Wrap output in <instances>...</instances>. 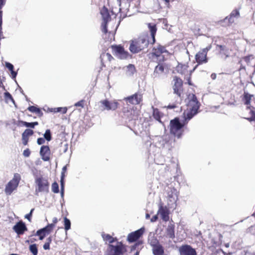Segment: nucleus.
<instances>
[{"instance_id": "51", "label": "nucleus", "mask_w": 255, "mask_h": 255, "mask_svg": "<svg viewBox=\"0 0 255 255\" xmlns=\"http://www.w3.org/2000/svg\"><path fill=\"white\" fill-rule=\"evenodd\" d=\"M43 249L45 250H49L50 249V245L49 243H45L43 245Z\"/></svg>"}, {"instance_id": "27", "label": "nucleus", "mask_w": 255, "mask_h": 255, "mask_svg": "<svg viewBox=\"0 0 255 255\" xmlns=\"http://www.w3.org/2000/svg\"><path fill=\"white\" fill-rule=\"evenodd\" d=\"M5 66L10 71L12 78L13 79H15L17 75V72L13 71V65L9 62H5Z\"/></svg>"}, {"instance_id": "8", "label": "nucleus", "mask_w": 255, "mask_h": 255, "mask_svg": "<svg viewBox=\"0 0 255 255\" xmlns=\"http://www.w3.org/2000/svg\"><path fill=\"white\" fill-rule=\"evenodd\" d=\"M111 47L113 54L118 58L124 59L128 58V53L125 51L122 46L120 45H112Z\"/></svg>"}, {"instance_id": "57", "label": "nucleus", "mask_w": 255, "mask_h": 255, "mask_svg": "<svg viewBox=\"0 0 255 255\" xmlns=\"http://www.w3.org/2000/svg\"><path fill=\"white\" fill-rule=\"evenodd\" d=\"M211 77L213 80H215L216 78V74L215 73H212L211 75Z\"/></svg>"}, {"instance_id": "14", "label": "nucleus", "mask_w": 255, "mask_h": 255, "mask_svg": "<svg viewBox=\"0 0 255 255\" xmlns=\"http://www.w3.org/2000/svg\"><path fill=\"white\" fill-rule=\"evenodd\" d=\"M158 64L155 67L154 70L152 74V77L154 78L160 77L164 73V66L162 62L158 61Z\"/></svg>"}, {"instance_id": "17", "label": "nucleus", "mask_w": 255, "mask_h": 255, "mask_svg": "<svg viewBox=\"0 0 255 255\" xmlns=\"http://www.w3.org/2000/svg\"><path fill=\"white\" fill-rule=\"evenodd\" d=\"M158 214H159L162 219L164 221H167L169 220V210L166 207H163L160 206Z\"/></svg>"}, {"instance_id": "6", "label": "nucleus", "mask_w": 255, "mask_h": 255, "mask_svg": "<svg viewBox=\"0 0 255 255\" xmlns=\"http://www.w3.org/2000/svg\"><path fill=\"white\" fill-rule=\"evenodd\" d=\"M211 46L209 45L207 47L199 51L195 55V59L199 64L206 63L208 62L207 57V52L211 49Z\"/></svg>"}, {"instance_id": "9", "label": "nucleus", "mask_w": 255, "mask_h": 255, "mask_svg": "<svg viewBox=\"0 0 255 255\" xmlns=\"http://www.w3.org/2000/svg\"><path fill=\"white\" fill-rule=\"evenodd\" d=\"M177 191L174 188L168 187L167 190V199L168 205H171L175 203L178 199Z\"/></svg>"}, {"instance_id": "32", "label": "nucleus", "mask_w": 255, "mask_h": 255, "mask_svg": "<svg viewBox=\"0 0 255 255\" xmlns=\"http://www.w3.org/2000/svg\"><path fill=\"white\" fill-rule=\"evenodd\" d=\"M4 97L5 99V101L6 103H8L9 101H11L14 104H15L14 101L11 95V94L9 92H5L4 93Z\"/></svg>"}, {"instance_id": "41", "label": "nucleus", "mask_w": 255, "mask_h": 255, "mask_svg": "<svg viewBox=\"0 0 255 255\" xmlns=\"http://www.w3.org/2000/svg\"><path fill=\"white\" fill-rule=\"evenodd\" d=\"M52 191L55 193H58L59 192V186L56 182H54L52 184Z\"/></svg>"}, {"instance_id": "37", "label": "nucleus", "mask_w": 255, "mask_h": 255, "mask_svg": "<svg viewBox=\"0 0 255 255\" xmlns=\"http://www.w3.org/2000/svg\"><path fill=\"white\" fill-rule=\"evenodd\" d=\"M64 228L66 231L69 230L71 228V222L70 221L67 219L66 217H65L64 219Z\"/></svg>"}, {"instance_id": "7", "label": "nucleus", "mask_w": 255, "mask_h": 255, "mask_svg": "<svg viewBox=\"0 0 255 255\" xmlns=\"http://www.w3.org/2000/svg\"><path fill=\"white\" fill-rule=\"evenodd\" d=\"M101 14L102 16L103 21L102 24V31L106 33L108 32L107 24L111 20V16L108 9L105 6L101 10Z\"/></svg>"}, {"instance_id": "34", "label": "nucleus", "mask_w": 255, "mask_h": 255, "mask_svg": "<svg viewBox=\"0 0 255 255\" xmlns=\"http://www.w3.org/2000/svg\"><path fill=\"white\" fill-rule=\"evenodd\" d=\"M29 249L33 255H37L38 250L37 245L35 244L30 245Z\"/></svg>"}, {"instance_id": "4", "label": "nucleus", "mask_w": 255, "mask_h": 255, "mask_svg": "<svg viewBox=\"0 0 255 255\" xmlns=\"http://www.w3.org/2000/svg\"><path fill=\"white\" fill-rule=\"evenodd\" d=\"M20 180V175L18 173H15L12 179L5 185L4 192L6 195H10L14 191L16 190Z\"/></svg>"}, {"instance_id": "33", "label": "nucleus", "mask_w": 255, "mask_h": 255, "mask_svg": "<svg viewBox=\"0 0 255 255\" xmlns=\"http://www.w3.org/2000/svg\"><path fill=\"white\" fill-rule=\"evenodd\" d=\"M101 58L102 62H103L105 59H107L109 61H111L113 58L109 53H103L101 55Z\"/></svg>"}, {"instance_id": "55", "label": "nucleus", "mask_w": 255, "mask_h": 255, "mask_svg": "<svg viewBox=\"0 0 255 255\" xmlns=\"http://www.w3.org/2000/svg\"><path fill=\"white\" fill-rule=\"evenodd\" d=\"M239 63L241 64V67H240V70L245 69V67L243 66V65H242V60H241L239 61Z\"/></svg>"}, {"instance_id": "46", "label": "nucleus", "mask_w": 255, "mask_h": 255, "mask_svg": "<svg viewBox=\"0 0 255 255\" xmlns=\"http://www.w3.org/2000/svg\"><path fill=\"white\" fill-rule=\"evenodd\" d=\"M30 154V151L28 148H27L23 151V155L24 156L27 157L29 156Z\"/></svg>"}, {"instance_id": "22", "label": "nucleus", "mask_w": 255, "mask_h": 255, "mask_svg": "<svg viewBox=\"0 0 255 255\" xmlns=\"http://www.w3.org/2000/svg\"><path fill=\"white\" fill-rule=\"evenodd\" d=\"M125 116L127 117L129 120H135L137 118V113L133 110L124 111Z\"/></svg>"}, {"instance_id": "20", "label": "nucleus", "mask_w": 255, "mask_h": 255, "mask_svg": "<svg viewBox=\"0 0 255 255\" xmlns=\"http://www.w3.org/2000/svg\"><path fill=\"white\" fill-rule=\"evenodd\" d=\"M55 225L53 224H48L45 227L38 230L36 232V234H40V233H44L46 235L49 234L54 228Z\"/></svg>"}, {"instance_id": "42", "label": "nucleus", "mask_w": 255, "mask_h": 255, "mask_svg": "<svg viewBox=\"0 0 255 255\" xmlns=\"http://www.w3.org/2000/svg\"><path fill=\"white\" fill-rule=\"evenodd\" d=\"M247 110L249 111V113L251 114V117L250 118V120L254 121L255 120V112L248 106L247 107Z\"/></svg>"}, {"instance_id": "49", "label": "nucleus", "mask_w": 255, "mask_h": 255, "mask_svg": "<svg viewBox=\"0 0 255 255\" xmlns=\"http://www.w3.org/2000/svg\"><path fill=\"white\" fill-rule=\"evenodd\" d=\"M22 143L24 145H26L28 141V137L22 136Z\"/></svg>"}, {"instance_id": "30", "label": "nucleus", "mask_w": 255, "mask_h": 255, "mask_svg": "<svg viewBox=\"0 0 255 255\" xmlns=\"http://www.w3.org/2000/svg\"><path fill=\"white\" fill-rule=\"evenodd\" d=\"M28 110L31 112L35 113L39 116H40L42 114V113L40 109L33 106L29 107Z\"/></svg>"}, {"instance_id": "39", "label": "nucleus", "mask_w": 255, "mask_h": 255, "mask_svg": "<svg viewBox=\"0 0 255 255\" xmlns=\"http://www.w3.org/2000/svg\"><path fill=\"white\" fill-rule=\"evenodd\" d=\"M22 123L23 126L31 128H34L35 126H37L38 124V122H37L33 123H27L26 122H22Z\"/></svg>"}, {"instance_id": "40", "label": "nucleus", "mask_w": 255, "mask_h": 255, "mask_svg": "<svg viewBox=\"0 0 255 255\" xmlns=\"http://www.w3.org/2000/svg\"><path fill=\"white\" fill-rule=\"evenodd\" d=\"M33 134V131L30 129H26L22 134V136H25L28 137L29 136Z\"/></svg>"}, {"instance_id": "64", "label": "nucleus", "mask_w": 255, "mask_h": 255, "mask_svg": "<svg viewBox=\"0 0 255 255\" xmlns=\"http://www.w3.org/2000/svg\"><path fill=\"white\" fill-rule=\"evenodd\" d=\"M225 246V247H226V248H229V247L230 245H229V243H227V244H226Z\"/></svg>"}, {"instance_id": "23", "label": "nucleus", "mask_w": 255, "mask_h": 255, "mask_svg": "<svg viewBox=\"0 0 255 255\" xmlns=\"http://www.w3.org/2000/svg\"><path fill=\"white\" fill-rule=\"evenodd\" d=\"M6 0H0V39L2 35V11L1 10L3 6L5 4Z\"/></svg>"}, {"instance_id": "60", "label": "nucleus", "mask_w": 255, "mask_h": 255, "mask_svg": "<svg viewBox=\"0 0 255 255\" xmlns=\"http://www.w3.org/2000/svg\"><path fill=\"white\" fill-rule=\"evenodd\" d=\"M68 149V144H64V152H66Z\"/></svg>"}, {"instance_id": "52", "label": "nucleus", "mask_w": 255, "mask_h": 255, "mask_svg": "<svg viewBox=\"0 0 255 255\" xmlns=\"http://www.w3.org/2000/svg\"><path fill=\"white\" fill-rule=\"evenodd\" d=\"M157 215H155L152 217V218L150 219V221L151 222H154L157 220Z\"/></svg>"}, {"instance_id": "44", "label": "nucleus", "mask_w": 255, "mask_h": 255, "mask_svg": "<svg viewBox=\"0 0 255 255\" xmlns=\"http://www.w3.org/2000/svg\"><path fill=\"white\" fill-rule=\"evenodd\" d=\"M64 175L63 173L62 174L60 179V184H61V190H64Z\"/></svg>"}, {"instance_id": "58", "label": "nucleus", "mask_w": 255, "mask_h": 255, "mask_svg": "<svg viewBox=\"0 0 255 255\" xmlns=\"http://www.w3.org/2000/svg\"><path fill=\"white\" fill-rule=\"evenodd\" d=\"M66 169H67V167L66 166H64L63 168H62V173H61V174L63 173V175L64 176H65L64 175V172L66 171Z\"/></svg>"}, {"instance_id": "45", "label": "nucleus", "mask_w": 255, "mask_h": 255, "mask_svg": "<svg viewBox=\"0 0 255 255\" xmlns=\"http://www.w3.org/2000/svg\"><path fill=\"white\" fill-rule=\"evenodd\" d=\"M67 109L66 108H57L56 112H61L63 114H65L67 112Z\"/></svg>"}, {"instance_id": "18", "label": "nucleus", "mask_w": 255, "mask_h": 255, "mask_svg": "<svg viewBox=\"0 0 255 255\" xmlns=\"http://www.w3.org/2000/svg\"><path fill=\"white\" fill-rule=\"evenodd\" d=\"M13 229L18 235H21L27 230V228L24 223L19 222L13 226Z\"/></svg>"}, {"instance_id": "12", "label": "nucleus", "mask_w": 255, "mask_h": 255, "mask_svg": "<svg viewBox=\"0 0 255 255\" xmlns=\"http://www.w3.org/2000/svg\"><path fill=\"white\" fill-rule=\"evenodd\" d=\"M144 232V228H141L135 232L129 234L128 236V241L130 243L135 242L142 235Z\"/></svg>"}, {"instance_id": "61", "label": "nucleus", "mask_w": 255, "mask_h": 255, "mask_svg": "<svg viewBox=\"0 0 255 255\" xmlns=\"http://www.w3.org/2000/svg\"><path fill=\"white\" fill-rule=\"evenodd\" d=\"M47 242H46V243H49V244L50 245V243L52 241V239L51 237H49L47 239Z\"/></svg>"}, {"instance_id": "35", "label": "nucleus", "mask_w": 255, "mask_h": 255, "mask_svg": "<svg viewBox=\"0 0 255 255\" xmlns=\"http://www.w3.org/2000/svg\"><path fill=\"white\" fill-rule=\"evenodd\" d=\"M103 240L108 241L109 243H112L114 242V239L110 235L102 234Z\"/></svg>"}, {"instance_id": "36", "label": "nucleus", "mask_w": 255, "mask_h": 255, "mask_svg": "<svg viewBox=\"0 0 255 255\" xmlns=\"http://www.w3.org/2000/svg\"><path fill=\"white\" fill-rule=\"evenodd\" d=\"M240 15V12L239 10L235 9L233 10L230 14V21L233 22L234 20L232 19L233 17H238Z\"/></svg>"}, {"instance_id": "53", "label": "nucleus", "mask_w": 255, "mask_h": 255, "mask_svg": "<svg viewBox=\"0 0 255 255\" xmlns=\"http://www.w3.org/2000/svg\"><path fill=\"white\" fill-rule=\"evenodd\" d=\"M75 106L76 107H83V101H79V102L76 103L75 104Z\"/></svg>"}, {"instance_id": "24", "label": "nucleus", "mask_w": 255, "mask_h": 255, "mask_svg": "<svg viewBox=\"0 0 255 255\" xmlns=\"http://www.w3.org/2000/svg\"><path fill=\"white\" fill-rule=\"evenodd\" d=\"M148 27L150 30V32L151 33V36L152 39V43H154L155 42V35L156 32V25L152 23H148Z\"/></svg>"}, {"instance_id": "50", "label": "nucleus", "mask_w": 255, "mask_h": 255, "mask_svg": "<svg viewBox=\"0 0 255 255\" xmlns=\"http://www.w3.org/2000/svg\"><path fill=\"white\" fill-rule=\"evenodd\" d=\"M36 235L37 236H39V240H42L44 237H45V236L46 235V234H45L44 233H40V234H36Z\"/></svg>"}, {"instance_id": "13", "label": "nucleus", "mask_w": 255, "mask_h": 255, "mask_svg": "<svg viewBox=\"0 0 255 255\" xmlns=\"http://www.w3.org/2000/svg\"><path fill=\"white\" fill-rule=\"evenodd\" d=\"M174 85L173 89L174 90V93L177 95L178 96H180L181 91L182 90V81L181 79L174 77L173 79Z\"/></svg>"}, {"instance_id": "19", "label": "nucleus", "mask_w": 255, "mask_h": 255, "mask_svg": "<svg viewBox=\"0 0 255 255\" xmlns=\"http://www.w3.org/2000/svg\"><path fill=\"white\" fill-rule=\"evenodd\" d=\"M153 247V253L154 255H163L164 254V249L160 245H154L151 243Z\"/></svg>"}, {"instance_id": "2", "label": "nucleus", "mask_w": 255, "mask_h": 255, "mask_svg": "<svg viewBox=\"0 0 255 255\" xmlns=\"http://www.w3.org/2000/svg\"><path fill=\"white\" fill-rule=\"evenodd\" d=\"M148 44V36L143 35L132 41L129 46V50L132 53H138L147 48Z\"/></svg>"}, {"instance_id": "15", "label": "nucleus", "mask_w": 255, "mask_h": 255, "mask_svg": "<svg viewBox=\"0 0 255 255\" xmlns=\"http://www.w3.org/2000/svg\"><path fill=\"white\" fill-rule=\"evenodd\" d=\"M50 152V149L48 146L43 145L41 147L40 154L44 161H47L49 160Z\"/></svg>"}, {"instance_id": "63", "label": "nucleus", "mask_w": 255, "mask_h": 255, "mask_svg": "<svg viewBox=\"0 0 255 255\" xmlns=\"http://www.w3.org/2000/svg\"><path fill=\"white\" fill-rule=\"evenodd\" d=\"M61 196L62 197H63V196H64V190H61Z\"/></svg>"}, {"instance_id": "43", "label": "nucleus", "mask_w": 255, "mask_h": 255, "mask_svg": "<svg viewBox=\"0 0 255 255\" xmlns=\"http://www.w3.org/2000/svg\"><path fill=\"white\" fill-rule=\"evenodd\" d=\"M254 58V57L253 55H249L248 56H246L244 57L242 59V61L244 60L245 62H246L247 64H249L251 60H252Z\"/></svg>"}, {"instance_id": "3", "label": "nucleus", "mask_w": 255, "mask_h": 255, "mask_svg": "<svg viewBox=\"0 0 255 255\" xmlns=\"http://www.w3.org/2000/svg\"><path fill=\"white\" fill-rule=\"evenodd\" d=\"M35 194L38 196L39 193H48L49 191V182L48 180L42 177H36L35 178Z\"/></svg>"}, {"instance_id": "56", "label": "nucleus", "mask_w": 255, "mask_h": 255, "mask_svg": "<svg viewBox=\"0 0 255 255\" xmlns=\"http://www.w3.org/2000/svg\"><path fill=\"white\" fill-rule=\"evenodd\" d=\"M58 221V220L57 219V218L56 217H54L52 219V222H53V223L54 225H55V224H56Z\"/></svg>"}, {"instance_id": "54", "label": "nucleus", "mask_w": 255, "mask_h": 255, "mask_svg": "<svg viewBox=\"0 0 255 255\" xmlns=\"http://www.w3.org/2000/svg\"><path fill=\"white\" fill-rule=\"evenodd\" d=\"M151 243L152 244H154V245H159L158 244V241L156 240V239H153L152 240L151 242H150V245H151Z\"/></svg>"}, {"instance_id": "38", "label": "nucleus", "mask_w": 255, "mask_h": 255, "mask_svg": "<svg viewBox=\"0 0 255 255\" xmlns=\"http://www.w3.org/2000/svg\"><path fill=\"white\" fill-rule=\"evenodd\" d=\"M43 136L45 139L48 141H50L51 140V134L50 129H48L46 130L45 132L43 134Z\"/></svg>"}, {"instance_id": "21", "label": "nucleus", "mask_w": 255, "mask_h": 255, "mask_svg": "<svg viewBox=\"0 0 255 255\" xmlns=\"http://www.w3.org/2000/svg\"><path fill=\"white\" fill-rule=\"evenodd\" d=\"M188 66L186 64H178L176 67V70L181 74H188Z\"/></svg>"}, {"instance_id": "48", "label": "nucleus", "mask_w": 255, "mask_h": 255, "mask_svg": "<svg viewBox=\"0 0 255 255\" xmlns=\"http://www.w3.org/2000/svg\"><path fill=\"white\" fill-rule=\"evenodd\" d=\"M45 139L44 138H42V137L38 138L37 140V143L39 145L42 144L44 143V142L45 141Z\"/></svg>"}, {"instance_id": "16", "label": "nucleus", "mask_w": 255, "mask_h": 255, "mask_svg": "<svg viewBox=\"0 0 255 255\" xmlns=\"http://www.w3.org/2000/svg\"><path fill=\"white\" fill-rule=\"evenodd\" d=\"M124 100L130 104L137 105L141 100V95L136 93L131 96L125 98Z\"/></svg>"}, {"instance_id": "25", "label": "nucleus", "mask_w": 255, "mask_h": 255, "mask_svg": "<svg viewBox=\"0 0 255 255\" xmlns=\"http://www.w3.org/2000/svg\"><path fill=\"white\" fill-rule=\"evenodd\" d=\"M153 109V114L152 116L153 118L159 123H162V122L160 120L161 118L163 116V114L161 113L157 109H154L152 107Z\"/></svg>"}, {"instance_id": "11", "label": "nucleus", "mask_w": 255, "mask_h": 255, "mask_svg": "<svg viewBox=\"0 0 255 255\" xmlns=\"http://www.w3.org/2000/svg\"><path fill=\"white\" fill-rule=\"evenodd\" d=\"M180 255H197L195 250L189 245H183L179 249Z\"/></svg>"}, {"instance_id": "59", "label": "nucleus", "mask_w": 255, "mask_h": 255, "mask_svg": "<svg viewBox=\"0 0 255 255\" xmlns=\"http://www.w3.org/2000/svg\"><path fill=\"white\" fill-rule=\"evenodd\" d=\"M175 107L176 106H175V105H169V106H167V108L172 109L175 108Z\"/></svg>"}, {"instance_id": "26", "label": "nucleus", "mask_w": 255, "mask_h": 255, "mask_svg": "<svg viewBox=\"0 0 255 255\" xmlns=\"http://www.w3.org/2000/svg\"><path fill=\"white\" fill-rule=\"evenodd\" d=\"M174 229V226L172 224H169L166 228L167 235L170 238L172 239V238H174V237H175Z\"/></svg>"}, {"instance_id": "5", "label": "nucleus", "mask_w": 255, "mask_h": 255, "mask_svg": "<svg viewBox=\"0 0 255 255\" xmlns=\"http://www.w3.org/2000/svg\"><path fill=\"white\" fill-rule=\"evenodd\" d=\"M99 107L102 111H115L118 107L119 104L116 100L109 101L108 100H104L99 102Z\"/></svg>"}, {"instance_id": "28", "label": "nucleus", "mask_w": 255, "mask_h": 255, "mask_svg": "<svg viewBox=\"0 0 255 255\" xmlns=\"http://www.w3.org/2000/svg\"><path fill=\"white\" fill-rule=\"evenodd\" d=\"M127 75L128 76H132L136 72L135 68L133 65L129 64L127 66Z\"/></svg>"}, {"instance_id": "10", "label": "nucleus", "mask_w": 255, "mask_h": 255, "mask_svg": "<svg viewBox=\"0 0 255 255\" xmlns=\"http://www.w3.org/2000/svg\"><path fill=\"white\" fill-rule=\"evenodd\" d=\"M165 52H166V50L163 46L158 45L153 48L152 55L155 56L158 61L163 62L164 58L162 54Z\"/></svg>"}, {"instance_id": "1", "label": "nucleus", "mask_w": 255, "mask_h": 255, "mask_svg": "<svg viewBox=\"0 0 255 255\" xmlns=\"http://www.w3.org/2000/svg\"><path fill=\"white\" fill-rule=\"evenodd\" d=\"M199 108V104L194 95L192 96V99L188 104V108L184 112V121L183 123L179 121L178 118L171 120L170 122V131L175 136L180 138L183 132V128L187 124L197 113Z\"/></svg>"}, {"instance_id": "29", "label": "nucleus", "mask_w": 255, "mask_h": 255, "mask_svg": "<svg viewBox=\"0 0 255 255\" xmlns=\"http://www.w3.org/2000/svg\"><path fill=\"white\" fill-rule=\"evenodd\" d=\"M253 95L245 93L243 99L245 104L248 106L250 104V101Z\"/></svg>"}, {"instance_id": "47", "label": "nucleus", "mask_w": 255, "mask_h": 255, "mask_svg": "<svg viewBox=\"0 0 255 255\" xmlns=\"http://www.w3.org/2000/svg\"><path fill=\"white\" fill-rule=\"evenodd\" d=\"M34 210V209H32L30 212V213L28 214H26L25 216V218L27 219L30 222L31 221V217L32 216V212Z\"/></svg>"}, {"instance_id": "31", "label": "nucleus", "mask_w": 255, "mask_h": 255, "mask_svg": "<svg viewBox=\"0 0 255 255\" xmlns=\"http://www.w3.org/2000/svg\"><path fill=\"white\" fill-rule=\"evenodd\" d=\"M217 47H219V49L220 50V53H222L226 56V57L228 56L229 54V49L224 45H217Z\"/></svg>"}, {"instance_id": "62", "label": "nucleus", "mask_w": 255, "mask_h": 255, "mask_svg": "<svg viewBox=\"0 0 255 255\" xmlns=\"http://www.w3.org/2000/svg\"><path fill=\"white\" fill-rule=\"evenodd\" d=\"M149 217H150V215H149V214H146V215H145V218H146V219H149Z\"/></svg>"}]
</instances>
